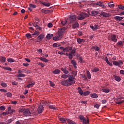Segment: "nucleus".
Masks as SVG:
<instances>
[{
    "mask_svg": "<svg viewBox=\"0 0 124 124\" xmlns=\"http://www.w3.org/2000/svg\"><path fill=\"white\" fill-rule=\"evenodd\" d=\"M89 17V15L87 14L86 13H81L78 14L77 16V19L78 20H84L85 18H88Z\"/></svg>",
    "mask_w": 124,
    "mask_h": 124,
    "instance_id": "2",
    "label": "nucleus"
},
{
    "mask_svg": "<svg viewBox=\"0 0 124 124\" xmlns=\"http://www.w3.org/2000/svg\"><path fill=\"white\" fill-rule=\"evenodd\" d=\"M67 122L68 124H76L75 122H74L72 120H71L69 119H67Z\"/></svg>",
    "mask_w": 124,
    "mask_h": 124,
    "instance_id": "30",
    "label": "nucleus"
},
{
    "mask_svg": "<svg viewBox=\"0 0 124 124\" xmlns=\"http://www.w3.org/2000/svg\"><path fill=\"white\" fill-rule=\"evenodd\" d=\"M71 62L72 64H73L74 67H75V68H77V63L76 62H75V60H71Z\"/></svg>",
    "mask_w": 124,
    "mask_h": 124,
    "instance_id": "24",
    "label": "nucleus"
},
{
    "mask_svg": "<svg viewBox=\"0 0 124 124\" xmlns=\"http://www.w3.org/2000/svg\"><path fill=\"white\" fill-rule=\"evenodd\" d=\"M77 41L78 44H82V43H84V42H85V40L80 38H77Z\"/></svg>",
    "mask_w": 124,
    "mask_h": 124,
    "instance_id": "16",
    "label": "nucleus"
},
{
    "mask_svg": "<svg viewBox=\"0 0 124 124\" xmlns=\"http://www.w3.org/2000/svg\"><path fill=\"white\" fill-rule=\"evenodd\" d=\"M31 113L29 108L25 109L23 112V115L26 117H30V116H31Z\"/></svg>",
    "mask_w": 124,
    "mask_h": 124,
    "instance_id": "11",
    "label": "nucleus"
},
{
    "mask_svg": "<svg viewBox=\"0 0 124 124\" xmlns=\"http://www.w3.org/2000/svg\"><path fill=\"white\" fill-rule=\"evenodd\" d=\"M53 40H55V41H57V40H60V39H62V38L60 37L59 35L57 36V37H54L53 38Z\"/></svg>",
    "mask_w": 124,
    "mask_h": 124,
    "instance_id": "32",
    "label": "nucleus"
},
{
    "mask_svg": "<svg viewBox=\"0 0 124 124\" xmlns=\"http://www.w3.org/2000/svg\"><path fill=\"white\" fill-rule=\"evenodd\" d=\"M27 70L25 69H23L22 70H18V73H26Z\"/></svg>",
    "mask_w": 124,
    "mask_h": 124,
    "instance_id": "39",
    "label": "nucleus"
},
{
    "mask_svg": "<svg viewBox=\"0 0 124 124\" xmlns=\"http://www.w3.org/2000/svg\"><path fill=\"white\" fill-rule=\"evenodd\" d=\"M61 71H62L65 74H68L69 73V72L66 70V67H65L64 68H60Z\"/></svg>",
    "mask_w": 124,
    "mask_h": 124,
    "instance_id": "19",
    "label": "nucleus"
},
{
    "mask_svg": "<svg viewBox=\"0 0 124 124\" xmlns=\"http://www.w3.org/2000/svg\"><path fill=\"white\" fill-rule=\"evenodd\" d=\"M77 74V73H76V74H75V76H74L73 75H71L69 76V78H68V80L72 83V85H73V84H75V80H74V79H75V76H76V75Z\"/></svg>",
    "mask_w": 124,
    "mask_h": 124,
    "instance_id": "7",
    "label": "nucleus"
},
{
    "mask_svg": "<svg viewBox=\"0 0 124 124\" xmlns=\"http://www.w3.org/2000/svg\"><path fill=\"white\" fill-rule=\"evenodd\" d=\"M29 6H30V8H29L28 9L30 11H32V8H36V5L33 4H30L29 5Z\"/></svg>",
    "mask_w": 124,
    "mask_h": 124,
    "instance_id": "18",
    "label": "nucleus"
},
{
    "mask_svg": "<svg viewBox=\"0 0 124 124\" xmlns=\"http://www.w3.org/2000/svg\"><path fill=\"white\" fill-rule=\"evenodd\" d=\"M75 53H76V48H75V47H73V49L71 50L70 53H64V56H67L68 57L69 60H72V59H73V55H74Z\"/></svg>",
    "mask_w": 124,
    "mask_h": 124,
    "instance_id": "1",
    "label": "nucleus"
},
{
    "mask_svg": "<svg viewBox=\"0 0 124 124\" xmlns=\"http://www.w3.org/2000/svg\"><path fill=\"white\" fill-rule=\"evenodd\" d=\"M102 91L104 93H109V92H110V90H109V89H103Z\"/></svg>",
    "mask_w": 124,
    "mask_h": 124,
    "instance_id": "52",
    "label": "nucleus"
},
{
    "mask_svg": "<svg viewBox=\"0 0 124 124\" xmlns=\"http://www.w3.org/2000/svg\"><path fill=\"white\" fill-rule=\"evenodd\" d=\"M66 30V29L65 28H62L59 29L58 31V34L59 36V37L62 38V35H63V33H64V31H65Z\"/></svg>",
    "mask_w": 124,
    "mask_h": 124,
    "instance_id": "5",
    "label": "nucleus"
},
{
    "mask_svg": "<svg viewBox=\"0 0 124 124\" xmlns=\"http://www.w3.org/2000/svg\"><path fill=\"white\" fill-rule=\"evenodd\" d=\"M59 120L61 123H62V124H65L66 123V121H67V119H65L63 117H62L59 118Z\"/></svg>",
    "mask_w": 124,
    "mask_h": 124,
    "instance_id": "23",
    "label": "nucleus"
},
{
    "mask_svg": "<svg viewBox=\"0 0 124 124\" xmlns=\"http://www.w3.org/2000/svg\"><path fill=\"white\" fill-rule=\"evenodd\" d=\"M40 32L38 31H36L34 32V33H32V35H39Z\"/></svg>",
    "mask_w": 124,
    "mask_h": 124,
    "instance_id": "51",
    "label": "nucleus"
},
{
    "mask_svg": "<svg viewBox=\"0 0 124 124\" xmlns=\"http://www.w3.org/2000/svg\"><path fill=\"white\" fill-rule=\"evenodd\" d=\"M25 36L27 37L28 39H30L32 37V36L30 33L26 34Z\"/></svg>",
    "mask_w": 124,
    "mask_h": 124,
    "instance_id": "47",
    "label": "nucleus"
},
{
    "mask_svg": "<svg viewBox=\"0 0 124 124\" xmlns=\"http://www.w3.org/2000/svg\"><path fill=\"white\" fill-rule=\"evenodd\" d=\"M66 23H67V20H66L61 21V25H62V26H65Z\"/></svg>",
    "mask_w": 124,
    "mask_h": 124,
    "instance_id": "46",
    "label": "nucleus"
},
{
    "mask_svg": "<svg viewBox=\"0 0 124 124\" xmlns=\"http://www.w3.org/2000/svg\"><path fill=\"white\" fill-rule=\"evenodd\" d=\"M47 27L48 28H52V27H53V24L51 23H49L47 24Z\"/></svg>",
    "mask_w": 124,
    "mask_h": 124,
    "instance_id": "64",
    "label": "nucleus"
},
{
    "mask_svg": "<svg viewBox=\"0 0 124 124\" xmlns=\"http://www.w3.org/2000/svg\"><path fill=\"white\" fill-rule=\"evenodd\" d=\"M69 77V75H63L61 76V78H64V79H66L68 78Z\"/></svg>",
    "mask_w": 124,
    "mask_h": 124,
    "instance_id": "48",
    "label": "nucleus"
},
{
    "mask_svg": "<svg viewBox=\"0 0 124 124\" xmlns=\"http://www.w3.org/2000/svg\"><path fill=\"white\" fill-rule=\"evenodd\" d=\"M49 108H50V109H53V110H56V109H57V108L53 105H50Z\"/></svg>",
    "mask_w": 124,
    "mask_h": 124,
    "instance_id": "53",
    "label": "nucleus"
},
{
    "mask_svg": "<svg viewBox=\"0 0 124 124\" xmlns=\"http://www.w3.org/2000/svg\"><path fill=\"white\" fill-rule=\"evenodd\" d=\"M113 77L115 80V81H117V82H120L121 80H122V79H121V77L118 76H116V75H113Z\"/></svg>",
    "mask_w": 124,
    "mask_h": 124,
    "instance_id": "20",
    "label": "nucleus"
},
{
    "mask_svg": "<svg viewBox=\"0 0 124 124\" xmlns=\"http://www.w3.org/2000/svg\"><path fill=\"white\" fill-rule=\"evenodd\" d=\"M96 5H98V6H100L102 8H106V6H105V2L104 1H98L95 3Z\"/></svg>",
    "mask_w": 124,
    "mask_h": 124,
    "instance_id": "9",
    "label": "nucleus"
},
{
    "mask_svg": "<svg viewBox=\"0 0 124 124\" xmlns=\"http://www.w3.org/2000/svg\"><path fill=\"white\" fill-rule=\"evenodd\" d=\"M38 65H40L41 67H44V66H45V65L44 64V63L40 62L38 63Z\"/></svg>",
    "mask_w": 124,
    "mask_h": 124,
    "instance_id": "54",
    "label": "nucleus"
},
{
    "mask_svg": "<svg viewBox=\"0 0 124 124\" xmlns=\"http://www.w3.org/2000/svg\"><path fill=\"white\" fill-rule=\"evenodd\" d=\"M101 16H103V17H110V14H107L105 12H102L100 14Z\"/></svg>",
    "mask_w": 124,
    "mask_h": 124,
    "instance_id": "22",
    "label": "nucleus"
},
{
    "mask_svg": "<svg viewBox=\"0 0 124 124\" xmlns=\"http://www.w3.org/2000/svg\"><path fill=\"white\" fill-rule=\"evenodd\" d=\"M83 94V95H84V96L89 95V94H90V91H88L84 92Z\"/></svg>",
    "mask_w": 124,
    "mask_h": 124,
    "instance_id": "49",
    "label": "nucleus"
},
{
    "mask_svg": "<svg viewBox=\"0 0 124 124\" xmlns=\"http://www.w3.org/2000/svg\"><path fill=\"white\" fill-rule=\"evenodd\" d=\"M79 27V23L76 22L72 26L73 29H76V28H78Z\"/></svg>",
    "mask_w": 124,
    "mask_h": 124,
    "instance_id": "36",
    "label": "nucleus"
},
{
    "mask_svg": "<svg viewBox=\"0 0 124 124\" xmlns=\"http://www.w3.org/2000/svg\"><path fill=\"white\" fill-rule=\"evenodd\" d=\"M0 62H6V58L4 57H1L0 58Z\"/></svg>",
    "mask_w": 124,
    "mask_h": 124,
    "instance_id": "31",
    "label": "nucleus"
},
{
    "mask_svg": "<svg viewBox=\"0 0 124 124\" xmlns=\"http://www.w3.org/2000/svg\"><path fill=\"white\" fill-rule=\"evenodd\" d=\"M91 29L93 30V31H96L97 29H98V25H96V24H94L93 26H90Z\"/></svg>",
    "mask_w": 124,
    "mask_h": 124,
    "instance_id": "21",
    "label": "nucleus"
},
{
    "mask_svg": "<svg viewBox=\"0 0 124 124\" xmlns=\"http://www.w3.org/2000/svg\"><path fill=\"white\" fill-rule=\"evenodd\" d=\"M12 119H9L8 121H7L5 123L6 124H10L11 123H12Z\"/></svg>",
    "mask_w": 124,
    "mask_h": 124,
    "instance_id": "60",
    "label": "nucleus"
},
{
    "mask_svg": "<svg viewBox=\"0 0 124 124\" xmlns=\"http://www.w3.org/2000/svg\"><path fill=\"white\" fill-rule=\"evenodd\" d=\"M45 36V35L43 34H41L39 36H38V37L37 38V39L38 40L37 42H40V41H42Z\"/></svg>",
    "mask_w": 124,
    "mask_h": 124,
    "instance_id": "14",
    "label": "nucleus"
},
{
    "mask_svg": "<svg viewBox=\"0 0 124 124\" xmlns=\"http://www.w3.org/2000/svg\"><path fill=\"white\" fill-rule=\"evenodd\" d=\"M3 69H5L6 70H8L9 71H12V69L8 66H4L3 67Z\"/></svg>",
    "mask_w": 124,
    "mask_h": 124,
    "instance_id": "41",
    "label": "nucleus"
},
{
    "mask_svg": "<svg viewBox=\"0 0 124 124\" xmlns=\"http://www.w3.org/2000/svg\"><path fill=\"white\" fill-rule=\"evenodd\" d=\"M39 60L42 61V62H49V60H48L47 59L43 57H40L39 58Z\"/></svg>",
    "mask_w": 124,
    "mask_h": 124,
    "instance_id": "27",
    "label": "nucleus"
},
{
    "mask_svg": "<svg viewBox=\"0 0 124 124\" xmlns=\"http://www.w3.org/2000/svg\"><path fill=\"white\" fill-rule=\"evenodd\" d=\"M58 49H60V50H62L63 52H69V51H72L73 50V48L72 47H69V46H67L66 47H64L63 46H60V47L58 48Z\"/></svg>",
    "mask_w": 124,
    "mask_h": 124,
    "instance_id": "4",
    "label": "nucleus"
},
{
    "mask_svg": "<svg viewBox=\"0 0 124 124\" xmlns=\"http://www.w3.org/2000/svg\"><path fill=\"white\" fill-rule=\"evenodd\" d=\"M93 72H97V71H99V69L98 68H94L92 70Z\"/></svg>",
    "mask_w": 124,
    "mask_h": 124,
    "instance_id": "61",
    "label": "nucleus"
},
{
    "mask_svg": "<svg viewBox=\"0 0 124 124\" xmlns=\"http://www.w3.org/2000/svg\"><path fill=\"white\" fill-rule=\"evenodd\" d=\"M114 19H115V20H116V21H122L123 20V19H124V17L116 16L114 17Z\"/></svg>",
    "mask_w": 124,
    "mask_h": 124,
    "instance_id": "15",
    "label": "nucleus"
},
{
    "mask_svg": "<svg viewBox=\"0 0 124 124\" xmlns=\"http://www.w3.org/2000/svg\"><path fill=\"white\" fill-rule=\"evenodd\" d=\"M86 73L87 75V78L88 79H91V78H92V75H91V73H90V71H87Z\"/></svg>",
    "mask_w": 124,
    "mask_h": 124,
    "instance_id": "40",
    "label": "nucleus"
},
{
    "mask_svg": "<svg viewBox=\"0 0 124 124\" xmlns=\"http://www.w3.org/2000/svg\"><path fill=\"white\" fill-rule=\"evenodd\" d=\"M49 84L50 87H55V84L54 82H52L51 81H49Z\"/></svg>",
    "mask_w": 124,
    "mask_h": 124,
    "instance_id": "57",
    "label": "nucleus"
},
{
    "mask_svg": "<svg viewBox=\"0 0 124 124\" xmlns=\"http://www.w3.org/2000/svg\"><path fill=\"white\" fill-rule=\"evenodd\" d=\"M124 98V97L118 96L116 98H115L114 101L116 104H122V103H124V100H122Z\"/></svg>",
    "mask_w": 124,
    "mask_h": 124,
    "instance_id": "3",
    "label": "nucleus"
},
{
    "mask_svg": "<svg viewBox=\"0 0 124 124\" xmlns=\"http://www.w3.org/2000/svg\"><path fill=\"white\" fill-rule=\"evenodd\" d=\"M97 14H98V12L96 11H92L91 12V15H92V16H95V15H97Z\"/></svg>",
    "mask_w": 124,
    "mask_h": 124,
    "instance_id": "35",
    "label": "nucleus"
},
{
    "mask_svg": "<svg viewBox=\"0 0 124 124\" xmlns=\"http://www.w3.org/2000/svg\"><path fill=\"white\" fill-rule=\"evenodd\" d=\"M118 8L119 9H122V10H124V6L122 5H118Z\"/></svg>",
    "mask_w": 124,
    "mask_h": 124,
    "instance_id": "59",
    "label": "nucleus"
},
{
    "mask_svg": "<svg viewBox=\"0 0 124 124\" xmlns=\"http://www.w3.org/2000/svg\"><path fill=\"white\" fill-rule=\"evenodd\" d=\"M8 62H15V60L12 58H9L7 59Z\"/></svg>",
    "mask_w": 124,
    "mask_h": 124,
    "instance_id": "44",
    "label": "nucleus"
},
{
    "mask_svg": "<svg viewBox=\"0 0 124 124\" xmlns=\"http://www.w3.org/2000/svg\"><path fill=\"white\" fill-rule=\"evenodd\" d=\"M37 111L38 112V114H41L44 111V107H43V106L42 105H39L38 106V109Z\"/></svg>",
    "mask_w": 124,
    "mask_h": 124,
    "instance_id": "10",
    "label": "nucleus"
},
{
    "mask_svg": "<svg viewBox=\"0 0 124 124\" xmlns=\"http://www.w3.org/2000/svg\"><path fill=\"white\" fill-rule=\"evenodd\" d=\"M70 19L71 23H72V22L76 21V19H77V16H75V15H71V16H70Z\"/></svg>",
    "mask_w": 124,
    "mask_h": 124,
    "instance_id": "13",
    "label": "nucleus"
},
{
    "mask_svg": "<svg viewBox=\"0 0 124 124\" xmlns=\"http://www.w3.org/2000/svg\"><path fill=\"white\" fill-rule=\"evenodd\" d=\"M92 49H94L95 51H97L100 50V48H99V47L96 46H92Z\"/></svg>",
    "mask_w": 124,
    "mask_h": 124,
    "instance_id": "28",
    "label": "nucleus"
},
{
    "mask_svg": "<svg viewBox=\"0 0 124 124\" xmlns=\"http://www.w3.org/2000/svg\"><path fill=\"white\" fill-rule=\"evenodd\" d=\"M78 93H79L80 95H83L84 93L83 92V90L81 89V87H78Z\"/></svg>",
    "mask_w": 124,
    "mask_h": 124,
    "instance_id": "25",
    "label": "nucleus"
},
{
    "mask_svg": "<svg viewBox=\"0 0 124 124\" xmlns=\"http://www.w3.org/2000/svg\"><path fill=\"white\" fill-rule=\"evenodd\" d=\"M34 85H35V82H33L32 83L28 84L26 86V88H28L29 89H30V88H31V87H32V86H34Z\"/></svg>",
    "mask_w": 124,
    "mask_h": 124,
    "instance_id": "37",
    "label": "nucleus"
},
{
    "mask_svg": "<svg viewBox=\"0 0 124 124\" xmlns=\"http://www.w3.org/2000/svg\"><path fill=\"white\" fill-rule=\"evenodd\" d=\"M0 110H2L3 111H4L5 110V107L3 106H1L0 107Z\"/></svg>",
    "mask_w": 124,
    "mask_h": 124,
    "instance_id": "62",
    "label": "nucleus"
},
{
    "mask_svg": "<svg viewBox=\"0 0 124 124\" xmlns=\"http://www.w3.org/2000/svg\"><path fill=\"white\" fill-rule=\"evenodd\" d=\"M17 77H26V75L22 73H19V74L17 75Z\"/></svg>",
    "mask_w": 124,
    "mask_h": 124,
    "instance_id": "42",
    "label": "nucleus"
},
{
    "mask_svg": "<svg viewBox=\"0 0 124 124\" xmlns=\"http://www.w3.org/2000/svg\"><path fill=\"white\" fill-rule=\"evenodd\" d=\"M6 95L7 97H11L12 96V93H7Z\"/></svg>",
    "mask_w": 124,
    "mask_h": 124,
    "instance_id": "55",
    "label": "nucleus"
},
{
    "mask_svg": "<svg viewBox=\"0 0 124 124\" xmlns=\"http://www.w3.org/2000/svg\"><path fill=\"white\" fill-rule=\"evenodd\" d=\"M52 73L53 74H60V73H61V70L59 69H56L54 71H52Z\"/></svg>",
    "mask_w": 124,
    "mask_h": 124,
    "instance_id": "26",
    "label": "nucleus"
},
{
    "mask_svg": "<svg viewBox=\"0 0 124 124\" xmlns=\"http://www.w3.org/2000/svg\"><path fill=\"white\" fill-rule=\"evenodd\" d=\"M113 64H114V65H116V66H120V63L118 61H113Z\"/></svg>",
    "mask_w": 124,
    "mask_h": 124,
    "instance_id": "43",
    "label": "nucleus"
},
{
    "mask_svg": "<svg viewBox=\"0 0 124 124\" xmlns=\"http://www.w3.org/2000/svg\"><path fill=\"white\" fill-rule=\"evenodd\" d=\"M91 96L93 98H97L98 97V95H97V94L95 93L91 94Z\"/></svg>",
    "mask_w": 124,
    "mask_h": 124,
    "instance_id": "34",
    "label": "nucleus"
},
{
    "mask_svg": "<svg viewBox=\"0 0 124 124\" xmlns=\"http://www.w3.org/2000/svg\"><path fill=\"white\" fill-rule=\"evenodd\" d=\"M26 108H20L19 109V113H24L25 110Z\"/></svg>",
    "mask_w": 124,
    "mask_h": 124,
    "instance_id": "45",
    "label": "nucleus"
},
{
    "mask_svg": "<svg viewBox=\"0 0 124 124\" xmlns=\"http://www.w3.org/2000/svg\"><path fill=\"white\" fill-rule=\"evenodd\" d=\"M116 38L117 36L115 34H112L110 37H109V40H111L113 42H117L118 41V39H117Z\"/></svg>",
    "mask_w": 124,
    "mask_h": 124,
    "instance_id": "12",
    "label": "nucleus"
},
{
    "mask_svg": "<svg viewBox=\"0 0 124 124\" xmlns=\"http://www.w3.org/2000/svg\"><path fill=\"white\" fill-rule=\"evenodd\" d=\"M58 54H59V55H64V51H63V50L62 51H58Z\"/></svg>",
    "mask_w": 124,
    "mask_h": 124,
    "instance_id": "63",
    "label": "nucleus"
},
{
    "mask_svg": "<svg viewBox=\"0 0 124 124\" xmlns=\"http://www.w3.org/2000/svg\"><path fill=\"white\" fill-rule=\"evenodd\" d=\"M8 114L9 115H10L11 114H13L14 112H15V110L14 109H11V107H9L8 108Z\"/></svg>",
    "mask_w": 124,
    "mask_h": 124,
    "instance_id": "17",
    "label": "nucleus"
},
{
    "mask_svg": "<svg viewBox=\"0 0 124 124\" xmlns=\"http://www.w3.org/2000/svg\"><path fill=\"white\" fill-rule=\"evenodd\" d=\"M94 108H96V109H99V107H100V105L99 104H95L94 106Z\"/></svg>",
    "mask_w": 124,
    "mask_h": 124,
    "instance_id": "58",
    "label": "nucleus"
},
{
    "mask_svg": "<svg viewBox=\"0 0 124 124\" xmlns=\"http://www.w3.org/2000/svg\"><path fill=\"white\" fill-rule=\"evenodd\" d=\"M42 4H43V5H45V6H47V7H49L50 6V5H51V4H50V3L46 2H42Z\"/></svg>",
    "mask_w": 124,
    "mask_h": 124,
    "instance_id": "38",
    "label": "nucleus"
},
{
    "mask_svg": "<svg viewBox=\"0 0 124 124\" xmlns=\"http://www.w3.org/2000/svg\"><path fill=\"white\" fill-rule=\"evenodd\" d=\"M108 6H109V7L110 8H113L114 7V6H115V5L114 4H111V2H109L108 4Z\"/></svg>",
    "mask_w": 124,
    "mask_h": 124,
    "instance_id": "50",
    "label": "nucleus"
},
{
    "mask_svg": "<svg viewBox=\"0 0 124 124\" xmlns=\"http://www.w3.org/2000/svg\"><path fill=\"white\" fill-rule=\"evenodd\" d=\"M61 84L63 86H71L72 85V83H71L68 79L62 81Z\"/></svg>",
    "mask_w": 124,
    "mask_h": 124,
    "instance_id": "8",
    "label": "nucleus"
},
{
    "mask_svg": "<svg viewBox=\"0 0 124 124\" xmlns=\"http://www.w3.org/2000/svg\"><path fill=\"white\" fill-rule=\"evenodd\" d=\"M1 86H2V87H7V84L5 83V82H2L1 83Z\"/></svg>",
    "mask_w": 124,
    "mask_h": 124,
    "instance_id": "56",
    "label": "nucleus"
},
{
    "mask_svg": "<svg viewBox=\"0 0 124 124\" xmlns=\"http://www.w3.org/2000/svg\"><path fill=\"white\" fill-rule=\"evenodd\" d=\"M79 118L81 121H83L84 124H88L90 123L89 118H87V120L83 115H79Z\"/></svg>",
    "mask_w": 124,
    "mask_h": 124,
    "instance_id": "6",
    "label": "nucleus"
},
{
    "mask_svg": "<svg viewBox=\"0 0 124 124\" xmlns=\"http://www.w3.org/2000/svg\"><path fill=\"white\" fill-rule=\"evenodd\" d=\"M53 37V34H47L46 36V39H48V40L51 39Z\"/></svg>",
    "mask_w": 124,
    "mask_h": 124,
    "instance_id": "29",
    "label": "nucleus"
},
{
    "mask_svg": "<svg viewBox=\"0 0 124 124\" xmlns=\"http://www.w3.org/2000/svg\"><path fill=\"white\" fill-rule=\"evenodd\" d=\"M33 26H34V27L36 28V29H38V30H39V31H41L42 30V28L37 25V24H35V23H34L33 24Z\"/></svg>",
    "mask_w": 124,
    "mask_h": 124,
    "instance_id": "33",
    "label": "nucleus"
}]
</instances>
